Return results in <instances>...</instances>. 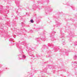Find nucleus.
Returning <instances> with one entry per match:
<instances>
[{
    "instance_id": "obj_1",
    "label": "nucleus",
    "mask_w": 77,
    "mask_h": 77,
    "mask_svg": "<svg viewBox=\"0 0 77 77\" xmlns=\"http://www.w3.org/2000/svg\"><path fill=\"white\" fill-rule=\"evenodd\" d=\"M31 23H33V20H30Z\"/></svg>"
},
{
    "instance_id": "obj_2",
    "label": "nucleus",
    "mask_w": 77,
    "mask_h": 77,
    "mask_svg": "<svg viewBox=\"0 0 77 77\" xmlns=\"http://www.w3.org/2000/svg\"><path fill=\"white\" fill-rule=\"evenodd\" d=\"M23 57H25V56H23Z\"/></svg>"
}]
</instances>
